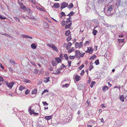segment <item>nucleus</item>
Wrapping results in <instances>:
<instances>
[{"label":"nucleus","instance_id":"obj_22","mask_svg":"<svg viewBox=\"0 0 127 127\" xmlns=\"http://www.w3.org/2000/svg\"><path fill=\"white\" fill-rule=\"evenodd\" d=\"M75 13L73 12V11L71 12L70 13L68 14L67 15L69 17H71V16H73L74 14Z\"/></svg>","mask_w":127,"mask_h":127},{"label":"nucleus","instance_id":"obj_63","mask_svg":"<svg viewBox=\"0 0 127 127\" xmlns=\"http://www.w3.org/2000/svg\"><path fill=\"white\" fill-rule=\"evenodd\" d=\"M53 68L52 67H50L48 69L49 70L51 71L53 70Z\"/></svg>","mask_w":127,"mask_h":127},{"label":"nucleus","instance_id":"obj_62","mask_svg":"<svg viewBox=\"0 0 127 127\" xmlns=\"http://www.w3.org/2000/svg\"><path fill=\"white\" fill-rule=\"evenodd\" d=\"M37 126L38 127H43V125L40 124H37Z\"/></svg>","mask_w":127,"mask_h":127},{"label":"nucleus","instance_id":"obj_53","mask_svg":"<svg viewBox=\"0 0 127 127\" xmlns=\"http://www.w3.org/2000/svg\"><path fill=\"white\" fill-rule=\"evenodd\" d=\"M75 57V56H69V58L70 59H74V58Z\"/></svg>","mask_w":127,"mask_h":127},{"label":"nucleus","instance_id":"obj_6","mask_svg":"<svg viewBox=\"0 0 127 127\" xmlns=\"http://www.w3.org/2000/svg\"><path fill=\"white\" fill-rule=\"evenodd\" d=\"M73 78L74 79H80L81 77L77 74H74L73 76Z\"/></svg>","mask_w":127,"mask_h":127},{"label":"nucleus","instance_id":"obj_44","mask_svg":"<svg viewBox=\"0 0 127 127\" xmlns=\"http://www.w3.org/2000/svg\"><path fill=\"white\" fill-rule=\"evenodd\" d=\"M65 21L64 20H63L61 23V25H62V26H64L65 25Z\"/></svg>","mask_w":127,"mask_h":127},{"label":"nucleus","instance_id":"obj_23","mask_svg":"<svg viewBox=\"0 0 127 127\" xmlns=\"http://www.w3.org/2000/svg\"><path fill=\"white\" fill-rule=\"evenodd\" d=\"M68 8L69 9H70L73 6V5L72 3H71L68 6Z\"/></svg>","mask_w":127,"mask_h":127},{"label":"nucleus","instance_id":"obj_45","mask_svg":"<svg viewBox=\"0 0 127 127\" xmlns=\"http://www.w3.org/2000/svg\"><path fill=\"white\" fill-rule=\"evenodd\" d=\"M24 82L26 83H30V80H24Z\"/></svg>","mask_w":127,"mask_h":127},{"label":"nucleus","instance_id":"obj_31","mask_svg":"<svg viewBox=\"0 0 127 127\" xmlns=\"http://www.w3.org/2000/svg\"><path fill=\"white\" fill-rule=\"evenodd\" d=\"M69 80H64L63 81L62 83L61 84H65V83H66V82H69Z\"/></svg>","mask_w":127,"mask_h":127},{"label":"nucleus","instance_id":"obj_43","mask_svg":"<svg viewBox=\"0 0 127 127\" xmlns=\"http://www.w3.org/2000/svg\"><path fill=\"white\" fill-rule=\"evenodd\" d=\"M61 17H62L65 16V15H66L64 13V12H61Z\"/></svg>","mask_w":127,"mask_h":127},{"label":"nucleus","instance_id":"obj_24","mask_svg":"<svg viewBox=\"0 0 127 127\" xmlns=\"http://www.w3.org/2000/svg\"><path fill=\"white\" fill-rule=\"evenodd\" d=\"M31 47L33 49L36 48V46L34 44H32L31 45Z\"/></svg>","mask_w":127,"mask_h":127},{"label":"nucleus","instance_id":"obj_61","mask_svg":"<svg viewBox=\"0 0 127 127\" xmlns=\"http://www.w3.org/2000/svg\"><path fill=\"white\" fill-rule=\"evenodd\" d=\"M60 57L61 59H63L64 57V56H63V54H60Z\"/></svg>","mask_w":127,"mask_h":127},{"label":"nucleus","instance_id":"obj_41","mask_svg":"<svg viewBox=\"0 0 127 127\" xmlns=\"http://www.w3.org/2000/svg\"><path fill=\"white\" fill-rule=\"evenodd\" d=\"M42 103L44 105H46L47 106L48 105V104L47 103L46 101H43Z\"/></svg>","mask_w":127,"mask_h":127},{"label":"nucleus","instance_id":"obj_17","mask_svg":"<svg viewBox=\"0 0 127 127\" xmlns=\"http://www.w3.org/2000/svg\"><path fill=\"white\" fill-rule=\"evenodd\" d=\"M108 89V86L105 85L103 87L102 90L103 91H105L106 90H107Z\"/></svg>","mask_w":127,"mask_h":127},{"label":"nucleus","instance_id":"obj_32","mask_svg":"<svg viewBox=\"0 0 127 127\" xmlns=\"http://www.w3.org/2000/svg\"><path fill=\"white\" fill-rule=\"evenodd\" d=\"M48 90L47 89H45L43 92L42 93L41 95H42L43 94H44V93H45L46 92H48Z\"/></svg>","mask_w":127,"mask_h":127},{"label":"nucleus","instance_id":"obj_60","mask_svg":"<svg viewBox=\"0 0 127 127\" xmlns=\"http://www.w3.org/2000/svg\"><path fill=\"white\" fill-rule=\"evenodd\" d=\"M42 122L41 120L39 121L37 123V124H42Z\"/></svg>","mask_w":127,"mask_h":127},{"label":"nucleus","instance_id":"obj_26","mask_svg":"<svg viewBox=\"0 0 127 127\" xmlns=\"http://www.w3.org/2000/svg\"><path fill=\"white\" fill-rule=\"evenodd\" d=\"M69 85V84L68 83H65V85H62V87H67Z\"/></svg>","mask_w":127,"mask_h":127},{"label":"nucleus","instance_id":"obj_4","mask_svg":"<svg viewBox=\"0 0 127 127\" xmlns=\"http://www.w3.org/2000/svg\"><path fill=\"white\" fill-rule=\"evenodd\" d=\"M68 3L66 2H63L61 4V9L67 6Z\"/></svg>","mask_w":127,"mask_h":127},{"label":"nucleus","instance_id":"obj_14","mask_svg":"<svg viewBox=\"0 0 127 127\" xmlns=\"http://www.w3.org/2000/svg\"><path fill=\"white\" fill-rule=\"evenodd\" d=\"M55 60L58 64L62 61L61 59L60 58H55Z\"/></svg>","mask_w":127,"mask_h":127},{"label":"nucleus","instance_id":"obj_57","mask_svg":"<svg viewBox=\"0 0 127 127\" xmlns=\"http://www.w3.org/2000/svg\"><path fill=\"white\" fill-rule=\"evenodd\" d=\"M0 18L2 20L4 19H6V17H3L1 15H0Z\"/></svg>","mask_w":127,"mask_h":127},{"label":"nucleus","instance_id":"obj_55","mask_svg":"<svg viewBox=\"0 0 127 127\" xmlns=\"http://www.w3.org/2000/svg\"><path fill=\"white\" fill-rule=\"evenodd\" d=\"M4 81V80H0V86L2 85Z\"/></svg>","mask_w":127,"mask_h":127},{"label":"nucleus","instance_id":"obj_8","mask_svg":"<svg viewBox=\"0 0 127 127\" xmlns=\"http://www.w3.org/2000/svg\"><path fill=\"white\" fill-rule=\"evenodd\" d=\"M21 37L24 38H30L31 39H32V37L28 35H26L24 34L22 35H21Z\"/></svg>","mask_w":127,"mask_h":127},{"label":"nucleus","instance_id":"obj_25","mask_svg":"<svg viewBox=\"0 0 127 127\" xmlns=\"http://www.w3.org/2000/svg\"><path fill=\"white\" fill-rule=\"evenodd\" d=\"M124 39H119L118 40V41L119 43L124 42Z\"/></svg>","mask_w":127,"mask_h":127},{"label":"nucleus","instance_id":"obj_5","mask_svg":"<svg viewBox=\"0 0 127 127\" xmlns=\"http://www.w3.org/2000/svg\"><path fill=\"white\" fill-rule=\"evenodd\" d=\"M20 8L22 9L23 10L25 11H28V9L29 10V8L28 7L26 8L24 5L20 6Z\"/></svg>","mask_w":127,"mask_h":127},{"label":"nucleus","instance_id":"obj_33","mask_svg":"<svg viewBox=\"0 0 127 127\" xmlns=\"http://www.w3.org/2000/svg\"><path fill=\"white\" fill-rule=\"evenodd\" d=\"M71 34L70 36H69L68 38H67V41H69L71 40Z\"/></svg>","mask_w":127,"mask_h":127},{"label":"nucleus","instance_id":"obj_12","mask_svg":"<svg viewBox=\"0 0 127 127\" xmlns=\"http://www.w3.org/2000/svg\"><path fill=\"white\" fill-rule=\"evenodd\" d=\"M60 7V4L59 3H55L53 6H52V8H53V7H54L56 8H59Z\"/></svg>","mask_w":127,"mask_h":127},{"label":"nucleus","instance_id":"obj_64","mask_svg":"<svg viewBox=\"0 0 127 127\" xmlns=\"http://www.w3.org/2000/svg\"><path fill=\"white\" fill-rule=\"evenodd\" d=\"M50 80H44V82L45 83H47Z\"/></svg>","mask_w":127,"mask_h":127},{"label":"nucleus","instance_id":"obj_48","mask_svg":"<svg viewBox=\"0 0 127 127\" xmlns=\"http://www.w3.org/2000/svg\"><path fill=\"white\" fill-rule=\"evenodd\" d=\"M72 45V44L70 42H69L68 43L67 46H68L70 48Z\"/></svg>","mask_w":127,"mask_h":127},{"label":"nucleus","instance_id":"obj_16","mask_svg":"<svg viewBox=\"0 0 127 127\" xmlns=\"http://www.w3.org/2000/svg\"><path fill=\"white\" fill-rule=\"evenodd\" d=\"M120 99L122 101L124 102V101L125 97L123 95H120L119 97Z\"/></svg>","mask_w":127,"mask_h":127},{"label":"nucleus","instance_id":"obj_2","mask_svg":"<svg viewBox=\"0 0 127 127\" xmlns=\"http://www.w3.org/2000/svg\"><path fill=\"white\" fill-rule=\"evenodd\" d=\"M31 107L30 106L29 107L28 109V111L29 112L30 115H32V114H34L35 116H37L38 115V113H35L34 111V110L33 109H32Z\"/></svg>","mask_w":127,"mask_h":127},{"label":"nucleus","instance_id":"obj_36","mask_svg":"<svg viewBox=\"0 0 127 127\" xmlns=\"http://www.w3.org/2000/svg\"><path fill=\"white\" fill-rule=\"evenodd\" d=\"M95 82L92 81L91 82V85H90V86L91 87V88H93V85H94V84H95Z\"/></svg>","mask_w":127,"mask_h":127},{"label":"nucleus","instance_id":"obj_30","mask_svg":"<svg viewBox=\"0 0 127 127\" xmlns=\"http://www.w3.org/2000/svg\"><path fill=\"white\" fill-rule=\"evenodd\" d=\"M64 57L65 58V59L67 60H68V57L67 56V54H64Z\"/></svg>","mask_w":127,"mask_h":127},{"label":"nucleus","instance_id":"obj_27","mask_svg":"<svg viewBox=\"0 0 127 127\" xmlns=\"http://www.w3.org/2000/svg\"><path fill=\"white\" fill-rule=\"evenodd\" d=\"M96 56L95 55H93L91 57L90 59V60H91V59L94 60V59L96 58Z\"/></svg>","mask_w":127,"mask_h":127},{"label":"nucleus","instance_id":"obj_47","mask_svg":"<svg viewBox=\"0 0 127 127\" xmlns=\"http://www.w3.org/2000/svg\"><path fill=\"white\" fill-rule=\"evenodd\" d=\"M84 65L83 64H82L81 66H79V68L80 70H81L84 67Z\"/></svg>","mask_w":127,"mask_h":127},{"label":"nucleus","instance_id":"obj_38","mask_svg":"<svg viewBox=\"0 0 127 127\" xmlns=\"http://www.w3.org/2000/svg\"><path fill=\"white\" fill-rule=\"evenodd\" d=\"M2 34L3 35H4L5 36H7V37H9L11 38H11L12 36L11 35H9V34H7L5 33H4V34Z\"/></svg>","mask_w":127,"mask_h":127},{"label":"nucleus","instance_id":"obj_10","mask_svg":"<svg viewBox=\"0 0 127 127\" xmlns=\"http://www.w3.org/2000/svg\"><path fill=\"white\" fill-rule=\"evenodd\" d=\"M75 56L76 58H79L80 56L79 55V53H80V51H79L76 50L75 51Z\"/></svg>","mask_w":127,"mask_h":127},{"label":"nucleus","instance_id":"obj_46","mask_svg":"<svg viewBox=\"0 0 127 127\" xmlns=\"http://www.w3.org/2000/svg\"><path fill=\"white\" fill-rule=\"evenodd\" d=\"M94 67V66H93V65L92 64V65H90L89 66V70L90 71H91L92 69H93V68Z\"/></svg>","mask_w":127,"mask_h":127},{"label":"nucleus","instance_id":"obj_54","mask_svg":"<svg viewBox=\"0 0 127 127\" xmlns=\"http://www.w3.org/2000/svg\"><path fill=\"white\" fill-rule=\"evenodd\" d=\"M84 72H85L84 71V70H82L81 71V73H80V75L81 76L83 75L84 74Z\"/></svg>","mask_w":127,"mask_h":127},{"label":"nucleus","instance_id":"obj_28","mask_svg":"<svg viewBox=\"0 0 127 127\" xmlns=\"http://www.w3.org/2000/svg\"><path fill=\"white\" fill-rule=\"evenodd\" d=\"M25 87L21 86L19 88V90L20 91H22L23 89H25Z\"/></svg>","mask_w":127,"mask_h":127},{"label":"nucleus","instance_id":"obj_34","mask_svg":"<svg viewBox=\"0 0 127 127\" xmlns=\"http://www.w3.org/2000/svg\"><path fill=\"white\" fill-rule=\"evenodd\" d=\"M95 63L96 65H98L99 64V60L98 59L96 60L95 62Z\"/></svg>","mask_w":127,"mask_h":127},{"label":"nucleus","instance_id":"obj_15","mask_svg":"<svg viewBox=\"0 0 127 127\" xmlns=\"http://www.w3.org/2000/svg\"><path fill=\"white\" fill-rule=\"evenodd\" d=\"M65 35L66 36H69V35H70L71 34L70 33V31L69 30L68 31H66L65 32Z\"/></svg>","mask_w":127,"mask_h":127},{"label":"nucleus","instance_id":"obj_7","mask_svg":"<svg viewBox=\"0 0 127 127\" xmlns=\"http://www.w3.org/2000/svg\"><path fill=\"white\" fill-rule=\"evenodd\" d=\"M52 64L53 66H56L58 63L55 60H53L51 61Z\"/></svg>","mask_w":127,"mask_h":127},{"label":"nucleus","instance_id":"obj_18","mask_svg":"<svg viewBox=\"0 0 127 127\" xmlns=\"http://www.w3.org/2000/svg\"><path fill=\"white\" fill-rule=\"evenodd\" d=\"M52 117V115L48 116H45V118L47 120H49L51 119Z\"/></svg>","mask_w":127,"mask_h":127},{"label":"nucleus","instance_id":"obj_3","mask_svg":"<svg viewBox=\"0 0 127 127\" xmlns=\"http://www.w3.org/2000/svg\"><path fill=\"white\" fill-rule=\"evenodd\" d=\"M5 83L7 86L10 89H12L13 85H14L15 83L13 82L8 83V82L7 81H5Z\"/></svg>","mask_w":127,"mask_h":127},{"label":"nucleus","instance_id":"obj_20","mask_svg":"<svg viewBox=\"0 0 127 127\" xmlns=\"http://www.w3.org/2000/svg\"><path fill=\"white\" fill-rule=\"evenodd\" d=\"M103 24L106 27L108 28L110 27H111L110 25L108 24L105 22L103 23Z\"/></svg>","mask_w":127,"mask_h":127},{"label":"nucleus","instance_id":"obj_21","mask_svg":"<svg viewBox=\"0 0 127 127\" xmlns=\"http://www.w3.org/2000/svg\"><path fill=\"white\" fill-rule=\"evenodd\" d=\"M37 92V90L36 89H34L32 90V94H36Z\"/></svg>","mask_w":127,"mask_h":127},{"label":"nucleus","instance_id":"obj_51","mask_svg":"<svg viewBox=\"0 0 127 127\" xmlns=\"http://www.w3.org/2000/svg\"><path fill=\"white\" fill-rule=\"evenodd\" d=\"M104 0H98L99 3H101L104 2Z\"/></svg>","mask_w":127,"mask_h":127},{"label":"nucleus","instance_id":"obj_56","mask_svg":"<svg viewBox=\"0 0 127 127\" xmlns=\"http://www.w3.org/2000/svg\"><path fill=\"white\" fill-rule=\"evenodd\" d=\"M47 45L49 47L51 48V47H52V46L53 45V44H50L49 43H47Z\"/></svg>","mask_w":127,"mask_h":127},{"label":"nucleus","instance_id":"obj_59","mask_svg":"<svg viewBox=\"0 0 127 127\" xmlns=\"http://www.w3.org/2000/svg\"><path fill=\"white\" fill-rule=\"evenodd\" d=\"M71 61H68V66H71Z\"/></svg>","mask_w":127,"mask_h":127},{"label":"nucleus","instance_id":"obj_49","mask_svg":"<svg viewBox=\"0 0 127 127\" xmlns=\"http://www.w3.org/2000/svg\"><path fill=\"white\" fill-rule=\"evenodd\" d=\"M14 19L16 20L17 21L20 22V21L19 19L17 17H14Z\"/></svg>","mask_w":127,"mask_h":127},{"label":"nucleus","instance_id":"obj_50","mask_svg":"<svg viewBox=\"0 0 127 127\" xmlns=\"http://www.w3.org/2000/svg\"><path fill=\"white\" fill-rule=\"evenodd\" d=\"M10 62L11 63L13 64H15V62L12 59H11L10 60Z\"/></svg>","mask_w":127,"mask_h":127},{"label":"nucleus","instance_id":"obj_13","mask_svg":"<svg viewBox=\"0 0 127 127\" xmlns=\"http://www.w3.org/2000/svg\"><path fill=\"white\" fill-rule=\"evenodd\" d=\"M51 48H52L56 52H59V50L54 45H53Z\"/></svg>","mask_w":127,"mask_h":127},{"label":"nucleus","instance_id":"obj_42","mask_svg":"<svg viewBox=\"0 0 127 127\" xmlns=\"http://www.w3.org/2000/svg\"><path fill=\"white\" fill-rule=\"evenodd\" d=\"M83 42H80V43H79V48H81L82 46Z\"/></svg>","mask_w":127,"mask_h":127},{"label":"nucleus","instance_id":"obj_9","mask_svg":"<svg viewBox=\"0 0 127 127\" xmlns=\"http://www.w3.org/2000/svg\"><path fill=\"white\" fill-rule=\"evenodd\" d=\"M87 48L89 50V53L91 54H92L94 51L93 49L91 47H88Z\"/></svg>","mask_w":127,"mask_h":127},{"label":"nucleus","instance_id":"obj_35","mask_svg":"<svg viewBox=\"0 0 127 127\" xmlns=\"http://www.w3.org/2000/svg\"><path fill=\"white\" fill-rule=\"evenodd\" d=\"M30 93V91L28 89H26V90H25V94H29Z\"/></svg>","mask_w":127,"mask_h":127},{"label":"nucleus","instance_id":"obj_1","mask_svg":"<svg viewBox=\"0 0 127 127\" xmlns=\"http://www.w3.org/2000/svg\"><path fill=\"white\" fill-rule=\"evenodd\" d=\"M114 6L113 5H108L104 9V11L106 15L108 16H110L112 15V13L111 11H112Z\"/></svg>","mask_w":127,"mask_h":127},{"label":"nucleus","instance_id":"obj_19","mask_svg":"<svg viewBox=\"0 0 127 127\" xmlns=\"http://www.w3.org/2000/svg\"><path fill=\"white\" fill-rule=\"evenodd\" d=\"M74 50V48L73 47H72L71 48H70L69 49V50L68 51V52L69 53H70Z\"/></svg>","mask_w":127,"mask_h":127},{"label":"nucleus","instance_id":"obj_29","mask_svg":"<svg viewBox=\"0 0 127 127\" xmlns=\"http://www.w3.org/2000/svg\"><path fill=\"white\" fill-rule=\"evenodd\" d=\"M97 30H93V34L94 35H96V33L97 32Z\"/></svg>","mask_w":127,"mask_h":127},{"label":"nucleus","instance_id":"obj_52","mask_svg":"<svg viewBox=\"0 0 127 127\" xmlns=\"http://www.w3.org/2000/svg\"><path fill=\"white\" fill-rule=\"evenodd\" d=\"M72 23L71 22L69 24L68 23V24H67V25L68 27L69 28L71 26V25H72Z\"/></svg>","mask_w":127,"mask_h":127},{"label":"nucleus","instance_id":"obj_37","mask_svg":"<svg viewBox=\"0 0 127 127\" xmlns=\"http://www.w3.org/2000/svg\"><path fill=\"white\" fill-rule=\"evenodd\" d=\"M85 54V53H83V54H81L80 52L79 53V55H80V57H83L84 55Z\"/></svg>","mask_w":127,"mask_h":127},{"label":"nucleus","instance_id":"obj_11","mask_svg":"<svg viewBox=\"0 0 127 127\" xmlns=\"http://www.w3.org/2000/svg\"><path fill=\"white\" fill-rule=\"evenodd\" d=\"M71 17H69L67 19L66 21V24H68L69 23H71Z\"/></svg>","mask_w":127,"mask_h":127},{"label":"nucleus","instance_id":"obj_39","mask_svg":"<svg viewBox=\"0 0 127 127\" xmlns=\"http://www.w3.org/2000/svg\"><path fill=\"white\" fill-rule=\"evenodd\" d=\"M75 47L76 48H77L78 47H79V43L78 42H76V43L75 44Z\"/></svg>","mask_w":127,"mask_h":127},{"label":"nucleus","instance_id":"obj_40","mask_svg":"<svg viewBox=\"0 0 127 127\" xmlns=\"http://www.w3.org/2000/svg\"><path fill=\"white\" fill-rule=\"evenodd\" d=\"M38 72V70L36 69H35L34 70V72L36 74H37Z\"/></svg>","mask_w":127,"mask_h":127},{"label":"nucleus","instance_id":"obj_58","mask_svg":"<svg viewBox=\"0 0 127 127\" xmlns=\"http://www.w3.org/2000/svg\"><path fill=\"white\" fill-rule=\"evenodd\" d=\"M31 2L34 4H36V2L35 0H32Z\"/></svg>","mask_w":127,"mask_h":127}]
</instances>
